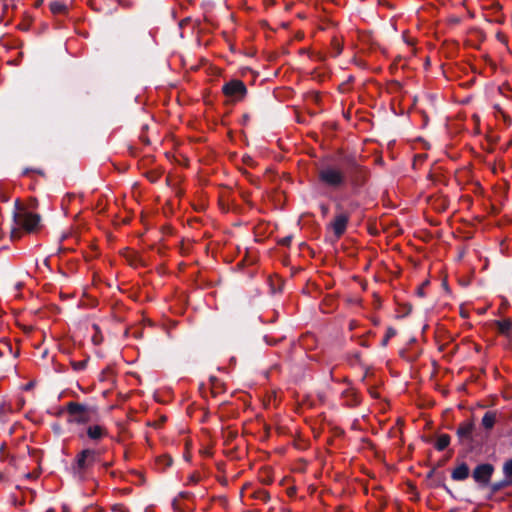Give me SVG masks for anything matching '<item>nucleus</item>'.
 Instances as JSON below:
<instances>
[{"mask_svg":"<svg viewBox=\"0 0 512 512\" xmlns=\"http://www.w3.org/2000/svg\"><path fill=\"white\" fill-rule=\"evenodd\" d=\"M97 453L92 449L82 450L76 457L75 470L77 473H82L93 466L97 461Z\"/></svg>","mask_w":512,"mask_h":512,"instance_id":"obj_5","label":"nucleus"},{"mask_svg":"<svg viewBox=\"0 0 512 512\" xmlns=\"http://www.w3.org/2000/svg\"><path fill=\"white\" fill-rule=\"evenodd\" d=\"M106 434V429L101 425H93L87 428V435L92 440H99Z\"/></svg>","mask_w":512,"mask_h":512,"instance_id":"obj_9","label":"nucleus"},{"mask_svg":"<svg viewBox=\"0 0 512 512\" xmlns=\"http://www.w3.org/2000/svg\"><path fill=\"white\" fill-rule=\"evenodd\" d=\"M67 409L70 416V422L81 424L90 420L91 412L85 405L71 402L68 404Z\"/></svg>","mask_w":512,"mask_h":512,"instance_id":"obj_4","label":"nucleus"},{"mask_svg":"<svg viewBox=\"0 0 512 512\" xmlns=\"http://www.w3.org/2000/svg\"><path fill=\"white\" fill-rule=\"evenodd\" d=\"M496 421V414L494 412H486L482 418V425L485 429H491Z\"/></svg>","mask_w":512,"mask_h":512,"instance_id":"obj_12","label":"nucleus"},{"mask_svg":"<svg viewBox=\"0 0 512 512\" xmlns=\"http://www.w3.org/2000/svg\"><path fill=\"white\" fill-rule=\"evenodd\" d=\"M13 410L14 409L10 403H3L0 406L1 413H8V412H12Z\"/></svg>","mask_w":512,"mask_h":512,"instance_id":"obj_17","label":"nucleus"},{"mask_svg":"<svg viewBox=\"0 0 512 512\" xmlns=\"http://www.w3.org/2000/svg\"><path fill=\"white\" fill-rule=\"evenodd\" d=\"M72 366H73L74 370H76V371L83 370L86 366V361L72 362Z\"/></svg>","mask_w":512,"mask_h":512,"instance_id":"obj_16","label":"nucleus"},{"mask_svg":"<svg viewBox=\"0 0 512 512\" xmlns=\"http://www.w3.org/2000/svg\"><path fill=\"white\" fill-rule=\"evenodd\" d=\"M474 425L472 422L461 424L457 430V434L461 438H469L473 432Z\"/></svg>","mask_w":512,"mask_h":512,"instance_id":"obj_11","label":"nucleus"},{"mask_svg":"<svg viewBox=\"0 0 512 512\" xmlns=\"http://www.w3.org/2000/svg\"><path fill=\"white\" fill-rule=\"evenodd\" d=\"M320 209H321V212H322V215H323V216H326V215L328 214V212H329V208H328V206H327V205H324V204H323V205H321V206H320Z\"/></svg>","mask_w":512,"mask_h":512,"instance_id":"obj_19","label":"nucleus"},{"mask_svg":"<svg viewBox=\"0 0 512 512\" xmlns=\"http://www.w3.org/2000/svg\"><path fill=\"white\" fill-rule=\"evenodd\" d=\"M493 470L491 464H480L474 469L472 476L477 483L485 486L489 483Z\"/></svg>","mask_w":512,"mask_h":512,"instance_id":"obj_7","label":"nucleus"},{"mask_svg":"<svg viewBox=\"0 0 512 512\" xmlns=\"http://www.w3.org/2000/svg\"><path fill=\"white\" fill-rule=\"evenodd\" d=\"M4 479V476L3 474L0 472V481H2Z\"/></svg>","mask_w":512,"mask_h":512,"instance_id":"obj_20","label":"nucleus"},{"mask_svg":"<svg viewBox=\"0 0 512 512\" xmlns=\"http://www.w3.org/2000/svg\"><path fill=\"white\" fill-rule=\"evenodd\" d=\"M50 9L51 11L54 13V14H57V13H62L65 11L66 9V6L61 3V2H58V1H55V2H52L50 4Z\"/></svg>","mask_w":512,"mask_h":512,"instance_id":"obj_14","label":"nucleus"},{"mask_svg":"<svg viewBox=\"0 0 512 512\" xmlns=\"http://www.w3.org/2000/svg\"><path fill=\"white\" fill-rule=\"evenodd\" d=\"M395 334H396L395 330H394V329H392V328H389V329L387 330L386 338L384 339V344H386V343H387V341H388V339H389L390 337H393Z\"/></svg>","mask_w":512,"mask_h":512,"instance_id":"obj_18","label":"nucleus"},{"mask_svg":"<svg viewBox=\"0 0 512 512\" xmlns=\"http://www.w3.org/2000/svg\"><path fill=\"white\" fill-rule=\"evenodd\" d=\"M222 91L231 101H240L246 95L247 89L241 80L234 79L224 84Z\"/></svg>","mask_w":512,"mask_h":512,"instance_id":"obj_3","label":"nucleus"},{"mask_svg":"<svg viewBox=\"0 0 512 512\" xmlns=\"http://www.w3.org/2000/svg\"><path fill=\"white\" fill-rule=\"evenodd\" d=\"M14 221L16 225L25 229L26 231H33L38 227L40 216L36 213L28 211L26 208L16 203V210L14 212Z\"/></svg>","mask_w":512,"mask_h":512,"instance_id":"obj_2","label":"nucleus"},{"mask_svg":"<svg viewBox=\"0 0 512 512\" xmlns=\"http://www.w3.org/2000/svg\"><path fill=\"white\" fill-rule=\"evenodd\" d=\"M503 470L506 477H512V459L505 463Z\"/></svg>","mask_w":512,"mask_h":512,"instance_id":"obj_15","label":"nucleus"},{"mask_svg":"<svg viewBox=\"0 0 512 512\" xmlns=\"http://www.w3.org/2000/svg\"><path fill=\"white\" fill-rule=\"evenodd\" d=\"M499 333L503 335H509L512 329V320L511 319H502L495 322Z\"/></svg>","mask_w":512,"mask_h":512,"instance_id":"obj_10","label":"nucleus"},{"mask_svg":"<svg viewBox=\"0 0 512 512\" xmlns=\"http://www.w3.org/2000/svg\"><path fill=\"white\" fill-rule=\"evenodd\" d=\"M469 467L466 463H461L457 467L454 468V470L451 473V477L453 480L456 481H463L468 478L469 476Z\"/></svg>","mask_w":512,"mask_h":512,"instance_id":"obj_8","label":"nucleus"},{"mask_svg":"<svg viewBox=\"0 0 512 512\" xmlns=\"http://www.w3.org/2000/svg\"><path fill=\"white\" fill-rule=\"evenodd\" d=\"M449 443H450V437L447 434H442L437 438L435 448L438 451H443L444 449H446L448 447Z\"/></svg>","mask_w":512,"mask_h":512,"instance_id":"obj_13","label":"nucleus"},{"mask_svg":"<svg viewBox=\"0 0 512 512\" xmlns=\"http://www.w3.org/2000/svg\"><path fill=\"white\" fill-rule=\"evenodd\" d=\"M350 216L346 212H339L329 224L334 236L339 239L346 231Z\"/></svg>","mask_w":512,"mask_h":512,"instance_id":"obj_6","label":"nucleus"},{"mask_svg":"<svg viewBox=\"0 0 512 512\" xmlns=\"http://www.w3.org/2000/svg\"><path fill=\"white\" fill-rule=\"evenodd\" d=\"M26 477H27V478H30V477H31V474H30V473L26 474Z\"/></svg>","mask_w":512,"mask_h":512,"instance_id":"obj_21","label":"nucleus"},{"mask_svg":"<svg viewBox=\"0 0 512 512\" xmlns=\"http://www.w3.org/2000/svg\"><path fill=\"white\" fill-rule=\"evenodd\" d=\"M318 181L322 187L331 191L341 190L348 182L347 171L335 164L322 165L318 169Z\"/></svg>","mask_w":512,"mask_h":512,"instance_id":"obj_1","label":"nucleus"}]
</instances>
